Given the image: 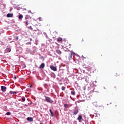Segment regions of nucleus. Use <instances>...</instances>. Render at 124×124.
<instances>
[{
	"instance_id": "f257e3e1",
	"label": "nucleus",
	"mask_w": 124,
	"mask_h": 124,
	"mask_svg": "<svg viewBox=\"0 0 124 124\" xmlns=\"http://www.w3.org/2000/svg\"><path fill=\"white\" fill-rule=\"evenodd\" d=\"M46 102H48V103H53L54 102V101L51 99L49 97L46 96Z\"/></svg>"
},
{
	"instance_id": "f03ea898",
	"label": "nucleus",
	"mask_w": 124,
	"mask_h": 124,
	"mask_svg": "<svg viewBox=\"0 0 124 124\" xmlns=\"http://www.w3.org/2000/svg\"><path fill=\"white\" fill-rule=\"evenodd\" d=\"M72 56H75V53L71 52L69 54L68 59L69 60V61L72 59Z\"/></svg>"
},
{
	"instance_id": "7ed1b4c3",
	"label": "nucleus",
	"mask_w": 124,
	"mask_h": 124,
	"mask_svg": "<svg viewBox=\"0 0 124 124\" xmlns=\"http://www.w3.org/2000/svg\"><path fill=\"white\" fill-rule=\"evenodd\" d=\"M78 120L79 123H81L82 121H84V119H83V117H82V115H78Z\"/></svg>"
},
{
	"instance_id": "20e7f679",
	"label": "nucleus",
	"mask_w": 124,
	"mask_h": 124,
	"mask_svg": "<svg viewBox=\"0 0 124 124\" xmlns=\"http://www.w3.org/2000/svg\"><path fill=\"white\" fill-rule=\"evenodd\" d=\"M50 68L51 69V70H53V71H57V67H56L55 66L50 65Z\"/></svg>"
},
{
	"instance_id": "39448f33",
	"label": "nucleus",
	"mask_w": 124,
	"mask_h": 124,
	"mask_svg": "<svg viewBox=\"0 0 124 124\" xmlns=\"http://www.w3.org/2000/svg\"><path fill=\"white\" fill-rule=\"evenodd\" d=\"M78 112H79V110H78V109L76 108L73 112V115H77V114H78Z\"/></svg>"
},
{
	"instance_id": "423d86ee",
	"label": "nucleus",
	"mask_w": 124,
	"mask_h": 124,
	"mask_svg": "<svg viewBox=\"0 0 124 124\" xmlns=\"http://www.w3.org/2000/svg\"><path fill=\"white\" fill-rule=\"evenodd\" d=\"M1 90L3 92H6V87L4 86H1Z\"/></svg>"
},
{
	"instance_id": "0eeeda50",
	"label": "nucleus",
	"mask_w": 124,
	"mask_h": 124,
	"mask_svg": "<svg viewBox=\"0 0 124 124\" xmlns=\"http://www.w3.org/2000/svg\"><path fill=\"white\" fill-rule=\"evenodd\" d=\"M86 70H88V71H91L92 70V67L88 66L87 67H85Z\"/></svg>"
},
{
	"instance_id": "6e6552de",
	"label": "nucleus",
	"mask_w": 124,
	"mask_h": 124,
	"mask_svg": "<svg viewBox=\"0 0 124 124\" xmlns=\"http://www.w3.org/2000/svg\"><path fill=\"white\" fill-rule=\"evenodd\" d=\"M27 120L29 122H33V119L31 117H28L27 118Z\"/></svg>"
},
{
	"instance_id": "1a4fd4ad",
	"label": "nucleus",
	"mask_w": 124,
	"mask_h": 124,
	"mask_svg": "<svg viewBox=\"0 0 124 124\" xmlns=\"http://www.w3.org/2000/svg\"><path fill=\"white\" fill-rule=\"evenodd\" d=\"M7 16L9 17H11L12 18V17H13V14H8L7 15Z\"/></svg>"
},
{
	"instance_id": "9d476101",
	"label": "nucleus",
	"mask_w": 124,
	"mask_h": 124,
	"mask_svg": "<svg viewBox=\"0 0 124 124\" xmlns=\"http://www.w3.org/2000/svg\"><path fill=\"white\" fill-rule=\"evenodd\" d=\"M5 51L7 53H9V52H11V49L10 47H9V48H6Z\"/></svg>"
},
{
	"instance_id": "9b49d317",
	"label": "nucleus",
	"mask_w": 124,
	"mask_h": 124,
	"mask_svg": "<svg viewBox=\"0 0 124 124\" xmlns=\"http://www.w3.org/2000/svg\"><path fill=\"white\" fill-rule=\"evenodd\" d=\"M44 67H45V64L44 63H42L39 67L40 68H44Z\"/></svg>"
},
{
	"instance_id": "f8f14e48",
	"label": "nucleus",
	"mask_w": 124,
	"mask_h": 124,
	"mask_svg": "<svg viewBox=\"0 0 124 124\" xmlns=\"http://www.w3.org/2000/svg\"><path fill=\"white\" fill-rule=\"evenodd\" d=\"M56 52L57 53V54H58V55H61L62 54V51L59 49L56 50Z\"/></svg>"
},
{
	"instance_id": "ddd939ff",
	"label": "nucleus",
	"mask_w": 124,
	"mask_h": 124,
	"mask_svg": "<svg viewBox=\"0 0 124 124\" xmlns=\"http://www.w3.org/2000/svg\"><path fill=\"white\" fill-rule=\"evenodd\" d=\"M57 41L58 42H62V38L61 37L58 38L57 39Z\"/></svg>"
},
{
	"instance_id": "4468645a",
	"label": "nucleus",
	"mask_w": 124,
	"mask_h": 124,
	"mask_svg": "<svg viewBox=\"0 0 124 124\" xmlns=\"http://www.w3.org/2000/svg\"><path fill=\"white\" fill-rule=\"evenodd\" d=\"M64 107L65 108H69V105L67 104H64Z\"/></svg>"
},
{
	"instance_id": "2eb2a0df",
	"label": "nucleus",
	"mask_w": 124,
	"mask_h": 124,
	"mask_svg": "<svg viewBox=\"0 0 124 124\" xmlns=\"http://www.w3.org/2000/svg\"><path fill=\"white\" fill-rule=\"evenodd\" d=\"M49 111L51 113L52 117H54V113L52 111V109H49Z\"/></svg>"
},
{
	"instance_id": "dca6fc26",
	"label": "nucleus",
	"mask_w": 124,
	"mask_h": 124,
	"mask_svg": "<svg viewBox=\"0 0 124 124\" xmlns=\"http://www.w3.org/2000/svg\"><path fill=\"white\" fill-rule=\"evenodd\" d=\"M28 19H30V16L29 15H26L25 16V20H28Z\"/></svg>"
},
{
	"instance_id": "f3484780",
	"label": "nucleus",
	"mask_w": 124,
	"mask_h": 124,
	"mask_svg": "<svg viewBox=\"0 0 124 124\" xmlns=\"http://www.w3.org/2000/svg\"><path fill=\"white\" fill-rule=\"evenodd\" d=\"M22 18H23V15H20L19 16H18V19H19L20 20H21Z\"/></svg>"
},
{
	"instance_id": "a211bd4d",
	"label": "nucleus",
	"mask_w": 124,
	"mask_h": 124,
	"mask_svg": "<svg viewBox=\"0 0 124 124\" xmlns=\"http://www.w3.org/2000/svg\"><path fill=\"white\" fill-rule=\"evenodd\" d=\"M71 94H72L73 95H75V91H72L71 92Z\"/></svg>"
},
{
	"instance_id": "6ab92c4d",
	"label": "nucleus",
	"mask_w": 124,
	"mask_h": 124,
	"mask_svg": "<svg viewBox=\"0 0 124 124\" xmlns=\"http://www.w3.org/2000/svg\"><path fill=\"white\" fill-rule=\"evenodd\" d=\"M93 105H94V106H97V102H94L93 103Z\"/></svg>"
},
{
	"instance_id": "aec40b11",
	"label": "nucleus",
	"mask_w": 124,
	"mask_h": 124,
	"mask_svg": "<svg viewBox=\"0 0 124 124\" xmlns=\"http://www.w3.org/2000/svg\"><path fill=\"white\" fill-rule=\"evenodd\" d=\"M62 91H65V87L62 86Z\"/></svg>"
},
{
	"instance_id": "412c9836",
	"label": "nucleus",
	"mask_w": 124,
	"mask_h": 124,
	"mask_svg": "<svg viewBox=\"0 0 124 124\" xmlns=\"http://www.w3.org/2000/svg\"><path fill=\"white\" fill-rule=\"evenodd\" d=\"M6 115L7 116H10V115H11V113L10 112H8L6 113Z\"/></svg>"
},
{
	"instance_id": "4be33fe9",
	"label": "nucleus",
	"mask_w": 124,
	"mask_h": 124,
	"mask_svg": "<svg viewBox=\"0 0 124 124\" xmlns=\"http://www.w3.org/2000/svg\"><path fill=\"white\" fill-rule=\"evenodd\" d=\"M38 20L39 21H43V19L42 18V17H39L38 18Z\"/></svg>"
},
{
	"instance_id": "5701e85b",
	"label": "nucleus",
	"mask_w": 124,
	"mask_h": 124,
	"mask_svg": "<svg viewBox=\"0 0 124 124\" xmlns=\"http://www.w3.org/2000/svg\"><path fill=\"white\" fill-rule=\"evenodd\" d=\"M10 93H11V94H12L13 93H16V92H14L13 91H10Z\"/></svg>"
},
{
	"instance_id": "b1692460",
	"label": "nucleus",
	"mask_w": 124,
	"mask_h": 124,
	"mask_svg": "<svg viewBox=\"0 0 124 124\" xmlns=\"http://www.w3.org/2000/svg\"><path fill=\"white\" fill-rule=\"evenodd\" d=\"M29 30H31V31H32V30H33L32 27H31V26H29Z\"/></svg>"
},
{
	"instance_id": "393cba45",
	"label": "nucleus",
	"mask_w": 124,
	"mask_h": 124,
	"mask_svg": "<svg viewBox=\"0 0 124 124\" xmlns=\"http://www.w3.org/2000/svg\"><path fill=\"white\" fill-rule=\"evenodd\" d=\"M22 99L23 101H26V98H25V97H23Z\"/></svg>"
},
{
	"instance_id": "a878e982",
	"label": "nucleus",
	"mask_w": 124,
	"mask_h": 124,
	"mask_svg": "<svg viewBox=\"0 0 124 124\" xmlns=\"http://www.w3.org/2000/svg\"><path fill=\"white\" fill-rule=\"evenodd\" d=\"M26 25L28 26V25H29V21H26Z\"/></svg>"
},
{
	"instance_id": "bb28decb",
	"label": "nucleus",
	"mask_w": 124,
	"mask_h": 124,
	"mask_svg": "<svg viewBox=\"0 0 124 124\" xmlns=\"http://www.w3.org/2000/svg\"><path fill=\"white\" fill-rule=\"evenodd\" d=\"M16 40H18L19 39V37L17 36H16Z\"/></svg>"
},
{
	"instance_id": "cd10ccee",
	"label": "nucleus",
	"mask_w": 124,
	"mask_h": 124,
	"mask_svg": "<svg viewBox=\"0 0 124 124\" xmlns=\"http://www.w3.org/2000/svg\"><path fill=\"white\" fill-rule=\"evenodd\" d=\"M119 75H120V74L116 73L115 76L117 77V76H119Z\"/></svg>"
},
{
	"instance_id": "c85d7f7f",
	"label": "nucleus",
	"mask_w": 124,
	"mask_h": 124,
	"mask_svg": "<svg viewBox=\"0 0 124 124\" xmlns=\"http://www.w3.org/2000/svg\"><path fill=\"white\" fill-rule=\"evenodd\" d=\"M27 44H31V42H29L28 43H27Z\"/></svg>"
},
{
	"instance_id": "c756f323",
	"label": "nucleus",
	"mask_w": 124,
	"mask_h": 124,
	"mask_svg": "<svg viewBox=\"0 0 124 124\" xmlns=\"http://www.w3.org/2000/svg\"><path fill=\"white\" fill-rule=\"evenodd\" d=\"M14 79H15V80H16V79H17V77H14Z\"/></svg>"
},
{
	"instance_id": "7c9ffc66",
	"label": "nucleus",
	"mask_w": 124,
	"mask_h": 124,
	"mask_svg": "<svg viewBox=\"0 0 124 124\" xmlns=\"http://www.w3.org/2000/svg\"><path fill=\"white\" fill-rule=\"evenodd\" d=\"M30 88H32V85H31Z\"/></svg>"
},
{
	"instance_id": "2f4dec72",
	"label": "nucleus",
	"mask_w": 124,
	"mask_h": 124,
	"mask_svg": "<svg viewBox=\"0 0 124 124\" xmlns=\"http://www.w3.org/2000/svg\"><path fill=\"white\" fill-rule=\"evenodd\" d=\"M32 39L31 38H30V41H31Z\"/></svg>"
},
{
	"instance_id": "473e14b6",
	"label": "nucleus",
	"mask_w": 124,
	"mask_h": 124,
	"mask_svg": "<svg viewBox=\"0 0 124 124\" xmlns=\"http://www.w3.org/2000/svg\"><path fill=\"white\" fill-rule=\"evenodd\" d=\"M82 41H84V40H83V39H82Z\"/></svg>"
},
{
	"instance_id": "72a5a7b5",
	"label": "nucleus",
	"mask_w": 124,
	"mask_h": 124,
	"mask_svg": "<svg viewBox=\"0 0 124 124\" xmlns=\"http://www.w3.org/2000/svg\"><path fill=\"white\" fill-rule=\"evenodd\" d=\"M56 44L58 45V43H56Z\"/></svg>"
}]
</instances>
